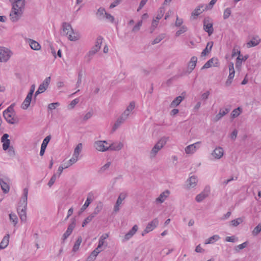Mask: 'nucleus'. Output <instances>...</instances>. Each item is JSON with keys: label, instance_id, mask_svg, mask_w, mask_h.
<instances>
[{"label": "nucleus", "instance_id": "obj_1", "mask_svg": "<svg viewBox=\"0 0 261 261\" xmlns=\"http://www.w3.org/2000/svg\"><path fill=\"white\" fill-rule=\"evenodd\" d=\"M24 1H14L12 3V10L10 14L13 21H17L22 13L24 8Z\"/></svg>", "mask_w": 261, "mask_h": 261}, {"label": "nucleus", "instance_id": "obj_2", "mask_svg": "<svg viewBox=\"0 0 261 261\" xmlns=\"http://www.w3.org/2000/svg\"><path fill=\"white\" fill-rule=\"evenodd\" d=\"M28 194V189L27 188L24 189L23 195L19 203H21V205H18L17 208V212L19 215L20 219L21 221L24 222L27 220L25 210L27 204Z\"/></svg>", "mask_w": 261, "mask_h": 261}, {"label": "nucleus", "instance_id": "obj_3", "mask_svg": "<svg viewBox=\"0 0 261 261\" xmlns=\"http://www.w3.org/2000/svg\"><path fill=\"white\" fill-rule=\"evenodd\" d=\"M3 116L7 122L15 124L18 122V119L14 109L13 105L10 106L3 112Z\"/></svg>", "mask_w": 261, "mask_h": 261}, {"label": "nucleus", "instance_id": "obj_4", "mask_svg": "<svg viewBox=\"0 0 261 261\" xmlns=\"http://www.w3.org/2000/svg\"><path fill=\"white\" fill-rule=\"evenodd\" d=\"M63 31L70 41H75L80 39L79 34L77 32H74L72 29L71 26L68 23H64L63 24Z\"/></svg>", "mask_w": 261, "mask_h": 261}, {"label": "nucleus", "instance_id": "obj_5", "mask_svg": "<svg viewBox=\"0 0 261 261\" xmlns=\"http://www.w3.org/2000/svg\"><path fill=\"white\" fill-rule=\"evenodd\" d=\"M12 55V53L9 49L4 47H0L1 62H6L8 61Z\"/></svg>", "mask_w": 261, "mask_h": 261}, {"label": "nucleus", "instance_id": "obj_6", "mask_svg": "<svg viewBox=\"0 0 261 261\" xmlns=\"http://www.w3.org/2000/svg\"><path fill=\"white\" fill-rule=\"evenodd\" d=\"M168 140V138H162L154 146L150 152L152 156H154L156 153L161 149L166 144Z\"/></svg>", "mask_w": 261, "mask_h": 261}, {"label": "nucleus", "instance_id": "obj_7", "mask_svg": "<svg viewBox=\"0 0 261 261\" xmlns=\"http://www.w3.org/2000/svg\"><path fill=\"white\" fill-rule=\"evenodd\" d=\"M94 146L99 151H105L109 149L110 144L106 141H97L94 143Z\"/></svg>", "mask_w": 261, "mask_h": 261}, {"label": "nucleus", "instance_id": "obj_8", "mask_svg": "<svg viewBox=\"0 0 261 261\" xmlns=\"http://www.w3.org/2000/svg\"><path fill=\"white\" fill-rule=\"evenodd\" d=\"M203 29L208 33L209 36H211L213 33L214 29L213 22L209 18H205L204 19Z\"/></svg>", "mask_w": 261, "mask_h": 261}, {"label": "nucleus", "instance_id": "obj_9", "mask_svg": "<svg viewBox=\"0 0 261 261\" xmlns=\"http://www.w3.org/2000/svg\"><path fill=\"white\" fill-rule=\"evenodd\" d=\"M135 104L134 102H131L129 106L127 107L126 110L124 111V113L123 114L121 118L119 119L117 122L116 124L118 125L120 123L122 122L121 120L123 119V121L129 115V114L131 113V112L134 110L135 108Z\"/></svg>", "mask_w": 261, "mask_h": 261}, {"label": "nucleus", "instance_id": "obj_10", "mask_svg": "<svg viewBox=\"0 0 261 261\" xmlns=\"http://www.w3.org/2000/svg\"><path fill=\"white\" fill-rule=\"evenodd\" d=\"M50 82V77H46L45 80L43 81V82L40 85L38 90L35 93V96L37 95L38 94L40 93H42L44 92L47 88L48 87L49 83Z\"/></svg>", "mask_w": 261, "mask_h": 261}, {"label": "nucleus", "instance_id": "obj_11", "mask_svg": "<svg viewBox=\"0 0 261 261\" xmlns=\"http://www.w3.org/2000/svg\"><path fill=\"white\" fill-rule=\"evenodd\" d=\"M237 53H238V56L236 60V67L238 70H240L242 62L245 61L248 59V56L246 55L244 56L241 55L240 51H237Z\"/></svg>", "mask_w": 261, "mask_h": 261}, {"label": "nucleus", "instance_id": "obj_12", "mask_svg": "<svg viewBox=\"0 0 261 261\" xmlns=\"http://www.w3.org/2000/svg\"><path fill=\"white\" fill-rule=\"evenodd\" d=\"M210 192V187H206L203 192H202L200 194H198L196 197V200L197 202H200L202 201L204 198H205L207 196H208Z\"/></svg>", "mask_w": 261, "mask_h": 261}, {"label": "nucleus", "instance_id": "obj_13", "mask_svg": "<svg viewBox=\"0 0 261 261\" xmlns=\"http://www.w3.org/2000/svg\"><path fill=\"white\" fill-rule=\"evenodd\" d=\"M200 143V142H196L193 144L190 145L185 148V152L187 154H192L194 153L197 148L199 147V144Z\"/></svg>", "mask_w": 261, "mask_h": 261}, {"label": "nucleus", "instance_id": "obj_14", "mask_svg": "<svg viewBox=\"0 0 261 261\" xmlns=\"http://www.w3.org/2000/svg\"><path fill=\"white\" fill-rule=\"evenodd\" d=\"M158 223L159 221L156 218L153 220L151 222L147 224L145 229V233H148L150 231L153 230L158 225Z\"/></svg>", "mask_w": 261, "mask_h": 261}, {"label": "nucleus", "instance_id": "obj_15", "mask_svg": "<svg viewBox=\"0 0 261 261\" xmlns=\"http://www.w3.org/2000/svg\"><path fill=\"white\" fill-rule=\"evenodd\" d=\"M219 64L218 59L217 58H212L209 60L202 67V69L208 68L212 66H217Z\"/></svg>", "mask_w": 261, "mask_h": 261}, {"label": "nucleus", "instance_id": "obj_16", "mask_svg": "<svg viewBox=\"0 0 261 261\" xmlns=\"http://www.w3.org/2000/svg\"><path fill=\"white\" fill-rule=\"evenodd\" d=\"M8 138L9 135L7 134H5L3 136L1 139V141L3 143V148L5 150H7L10 146V141Z\"/></svg>", "mask_w": 261, "mask_h": 261}, {"label": "nucleus", "instance_id": "obj_17", "mask_svg": "<svg viewBox=\"0 0 261 261\" xmlns=\"http://www.w3.org/2000/svg\"><path fill=\"white\" fill-rule=\"evenodd\" d=\"M50 140V137L49 136H47L43 140V142L41 146V149L40 152V154L41 156H42L45 152L47 145Z\"/></svg>", "mask_w": 261, "mask_h": 261}, {"label": "nucleus", "instance_id": "obj_18", "mask_svg": "<svg viewBox=\"0 0 261 261\" xmlns=\"http://www.w3.org/2000/svg\"><path fill=\"white\" fill-rule=\"evenodd\" d=\"M32 98V95H30V94H28L27 97H25L24 100L21 105V108L24 110L28 109L29 106L30 105Z\"/></svg>", "mask_w": 261, "mask_h": 261}, {"label": "nucleus", "instance_id": "obj_19", "mask_svg": "<svg viewBox=\"0 0 261 261\" xmlns=\"http://www.w3.org/2000/svg\"><path fill=\"white\" fill-rule=\"evenodd\" d=\"M260 41V40L258 37L256 36L255 37H253L250 41L247 42V47L248 48H250L255 46L259 44Z\"/></svg>", "mask_w": 261, "mask_h": 261}, {"label": "nucleus", "instance_id": "obj_20", "mask_svg": "<svg viewBox=\"0 0 261 261\" xmlns=\"http://www.w3.org/2000/svg\"><path fill=\"white\" fill-rule=\"evenodd\" d=\"M223 149L221 147L216 148L213 151V155L216 159H220L223 155Z\"/></svg>", "mask_w": 261, "mask_h": 261}, {"label": "nucleus", "instance_id": "obj_21", "mask_svg": "<svg viewBox=\"0 0 261 261\" xmlns=\"http://www.w3.org/2000/svg\"><path fill=\"white\" fill-rule=\"evenodd\" d=\"M9 234H6L3 239L2 241L0 243V249H4L6 248L9 243Z\"/></svg>", "mask_w": 261, "mask_h": 261}, {"label": "nucleus", "instance_id": "obj_22", "mask_svg": "<svg viewBox=\"0 0 261 261\" xmlns=\"http://www.w3.org/2000/svg\"><path fill=\"white\" fill-rule=\"evenodd\" d=\"M138 229V226L137 225H135L132 229L125 235V240H127L132 237V236L137 232Z\"/></svg>", "mask_w": 261, "mask_h": 261}, {"label": "nucleus", "instance_id": "obj_23", "mask_svg": "<svg viewBox=\"0 0 261 261\" xmlns=\"http://www.w3.org/2000/svg\"><path fill=\"white\" fill-rule=\"evenodd\" d=\"M92 197H93L92 193H89L88 194V197H87L85 203L84 204V205L82 206V207L81 208L82 211H84V210H85L87 208V207L89 205V204H90V203L92 201Z\"/></svg>", "mask_w": 261, "mask_h": 261}, {"label": "nucleus", "instance_id": "obj_24", "mask_svg": "<svg viewBox=\"0 0 261 261\" xmlns=\"http://www.w3.org/2000/svg\"><path fill=\"white\" fill-rule=\"evenodd\" d=\"M197 182V178L194 176H192L188 180L187 186L189 188H193L196 185Z\"/></svg>", "mask_w": 261, "mask_h": 261}, {"label": "nucleus", "instance_id": "obj_25", "mask_svg": "<svg viewBox=\"0 0 261 261\" xmlns=\"http://www.w3.org/2000/svg\"><path fill=\"white\" fill-rule=\"evenodd\" d=\"M29 44L32 49L36 50H39L41 48V45L37 41L30 39Z\"/></svg>", "mask_w": 261, "mask_h": 261}, {"label": "nucleus", "instance_id": "obj_26", "mask_svg": "<svg viewBox=\"0 0 261 261\" xmlns=\"http://www.w3.org/2000/svg\"><path fill=\"white\" fill-rule=\"evenodd\" d=\"M170 192L169 191L167 190L162 194H160V196L156 199V201L160 202H163L166 198L169 196Z\"/></svg>", "mask_w": 261, "mask_h": 261}, {"label": "nucleus", "instance_id": "obj_27", "mask_svg": "<svg viewBox=\"0 0 261 261\" xmlns=\"http://www.w3.org/2000/svg\"><path fill=\"white\" fill-rule=\"evenodd\" d=\"M213 45V42H208L207 43L206 47L201 53V56H205L206 55H207L210 53V51L211 50Z\"/></svg>", "mask_w": 261, "mask_h": 261}, {"label": "nucleus", "instance_id": "obj_28", "mask_svg": "<svg viewBox=\"0 0 261 261\" xmlns=\"http://www.w3.org/2000/svg\"><path fill=\"white\" fill-rule=\"evenodd\" d=\"M123 144L121 142H116L110 145V149L114 150H119L122 148Z\"/></svg>", "mask_w": 261, "mask_h": 261}, {"label": "nucleus", "instance_id": "obj_29", "mask_svg": "<svg viewBox=\"0 0 261 261\" xmlns=\"http://www.w3.org/2000/svg\"><path fill=\"white\" fill-rule=\"evenodd\" d=\"M102 250L98 247H96L91 253L88 258L90 260H94L95 259L96 257L97 256L99 253H100Z\"/></svg>", "mask_w": 261, "mask_h": 261}, {"label": "nucleus", "instance_id": "obj_30", "mask_svg": "<svg viewBox=\"0 0 261 261\" xmlns=\"http://www.w3.org/2000/svg\"><path fill=\"white\" fill-rule=\"evenodd\" d=\"M109 237V234L108 233H105L103 234L100 238L99 242H98V245L97 246V247L98 248L101 249V247L104 245L105 240Z\"/></svg>", "mask_w": 261, "mask_h": 261}, {"label": "nucleus", "instance_id": "obj_31", "mask_svg": "<svg viewBox=\"0 0 261 261\" xmlns=\"http://www.w3.org/2000/svg\"><path fill=\"white\" fill-rule=\"evenodd\" d=\"M73 228H74L73 225H70L68 226L67 230L63 235L62 238H63V241L65 240L70 235V234L71 233V232L73 229Z\"/></svg>", "mask_w": 261, "mask_h": 261}, {"label": "nucleus", "instance_id": "obj_32", "mask_svg": "<svg viewBox=\"0 0 261 261\" xmlns=\"http://www.w3.org/2000/svg\"><path fill=\"white\" fill-rule=\"evenodd\" d=\"M206 9L207 7L199 6L193 12L192 16H197Z\"/></svg>", "mask_w": 261, "mask_h": 261}, {"label": "nucleus", "instance_id": "obj_33", "mask_svg": "<svg viewBox=\"0 0 261 261\" xmlns=\"http://www.w3.org/2000/svg\"><path fill=\"white\" fill-rule=\"evenodd\" d=\"M102 40H103V38H101V37H98L97 38L96 41L95 42V46H94V53H95L98 50H99V49L100 48L101 45V44L102 43Z\"/></svg>", "mask_w": 261, "mask_h": 261}, {"label": "nucleus", "instance_id": "obj_34", "mask_svg": "<svg viewBox=\"0 0 261 261\" xmlns=\"http://www.w3.org/2000/svg\"><path fill=\"white\" fill-rule=\"evenodd\" d=\"M0 185L4 192L7 193L9 192L10 189L9 186L2 179H0Z\"/></svg>", "mask_w": 261, "mask_h": 261}, {"label": "nucleus", "instance_id": "obj_35", "mask_svg": "<svg viewBox=\"0 0 261 261\" xmlns=\"http://www.w3.org/2000/svg\"><path fill=\"white\" fill-rule=\"evenodd\" d=\"M184 99V97L182 96L177 97L171 103V107L173 108L177 106Z\"/></svg>", "mask_w": 261, "mask_h": 261}, {"label": "nucleus", "instance_id": "obj_36", "mask_svg": "<svg viewBox=\"0 0 261 261\" xmlns=\"http://www.w3.org/2000/svg\"><path fill=\"white\" fill-rule=\"evenodd\" d=\"M9 219L14 226H15L18 223V219L17 216L15 214H10Z\"/></svg>", "mask_w": 261, "mask_h": 261}, {"label": "nucleus", "instance_id": "obj_37", "mask_svg": "<svg viewBox=\"0 0 261 261\" xmlns=\"http://www.w3.org/2000/svg\"><path fill=\"white\" fill-rule=\"evenodd\" d=\"M220 239L218 235H214L208 239L205 242V244H213Z\"/></svg>", "mask_w": 261, "mask_h": 261}, {"label": "nucleus", "instance_id": "obj_38", "mask_svg": "<svg viewBox=\"0 0 261 261\" xmlns=\"http://www.w3.org/2000/svg\"><path fill=\"white\" fill-rule=\"evenodd\" d=\"M78 156L73 155L72 158L68 161V165H64V168H68L75 163L78 160Z\"/></svg>", "mask_w": 261, "mask_h": 261}, {"label": "nucleus", "instance_id": "obj_39", "mask_svg": "<svg viewBox=\"0 0 261 261\" xmlns=\"http://www.w3.org/2000/svg\"><path fill=\"white\" fill-rule=\"evenodd\" d=\"M197 61V57L194 56L191 58V60L189 64V66L192 70H193L195 67V66L196 65Z\"/></svg>", "mask_w": 261, "mask_h": 261}, {"label": "nucleus", "instance_id": "obj_40", "mask_svg": "<svg viewBox=\"0 0 261 261\" xmlns=\"http://www.w3.org/2000/svg\"><path fill=\"white\" fill-rule=\"evenodd\" d=\"M82 242V238L81 237L78 238V239L76 241V242L73 246V251L74 252H76V251H77L79 250V249L80 248V246Z\"/></svg>", "mask_w": 261, "mask_h": 261}, {"label": "nucleus", "instance_id": "obj_41", "mask_svg": "<svg viewBox=\"0 0 261 261\" xmlns=\"http://www.w3.org/2000/svg\"><path fill=\"white\" fill-rule=\"evenodd\" d=\"M105 13H107V12L105 11V10L103 8H99L97 12V16L100 19H104Z\"/></svg>", "mask_w": 261, "mask_h": 261}, {"label": "nucleus", "instance_id": "obj_42", "mask_svg": "<svg viewBox=\"0 0 261 261\" xmlns=\"http://www.w3.org/2000/svg\"><path fill=\"white\" fill-rule=\"evenodd\" d=\"M82 147L83 145L82 143L78 144L76 146L75 148L74 149L73 155L79 157L80 153L82 150Z\"/></svg>", "mask_w": 261, "mask_h": 261}, {"label": "nucleus", "instance_id": "obj_43", "mask_svg": "<svg viewBox=\"0 0 261 261\" xmlns=\"http://www.w3.org/2000/svg\"><path fill=\"white\" fill-rule=\"evenodd\" d=\"M234 73H235V72H232V71L229 72L228 79L227 80V81L226 82V85L227 86H229V85L231 84L232 79H233V77L234 76Z\"/></svg>", "mask_w": 261, "mask_h": 261}, {"label": "nucleus", "instance_id": "obj_44", "mask_svg": "<svg viewBox=\"0 0 261 261\" xmlns=\"http://www.w3.org/2000/svg\"><path fill=\"white\" fill-rule=\"evenodd\" d=\"M260 231H261V224H259L252 230V233L253 236H256Z\"/></svg>", "mask_w": 261, "mask_h": 261}, {"label": "nucleus", "instance_id": "obj_45", "mask_svg": "<svg viewBox=\"0 0 261 261\" xmlns=\"http://www.w3.org/2000/svg\"><path fill=\"white\" fill-rule=\"evenodd\" d=\"M241 113V110L240 108L234 109L231 113V116L232 118H235L238 116Z\"/></svg>", "mask_w": 261, "mask_h": 261}, {"label": "nucleus", "instance_id": "obj_46", "mask_svg": "<svg viewBox=\"0 0 261 261\" xmlns=\"http://www.w3.org/2000/svg\"><path fill=\"white\" fill-rule=\"evenodd\" d=\"M243 222V219L241 218H237L231 221V224L234 226H237Z\"/></svg>", "mask_w": 261, "mask_h": 261}, {"label": "nucleus", "instance_id": "obj_47", "mask_svg": "<svg viewBox=\"0 0 261 261\" xmlns=\"http://www.w3.org/2000/svg\"><path fill=\"white\" fill-rule=\"evenodd\" d=\"M104 19H107L110 22L113 23L114 21V17L111 14L108 13H105Z\"/></svg>", "mask_w": 261, "mask_h": 261}, {"label": "nucleus", "instance_id": "obj_48", "mask_svg": "<svg viewBox=\"0 0 261 261\" xmlns=\"http://www.w3.org/2000/svg\"><path fill=\"white\" fill-rule=\"evenodd\" d=\"M122 201H123V200H121L120 198H118L116 203V205L114 207V211L115 212H117L119 211V206L122 203Z\"/></svg>", "mask_w": 261, "mask_h": 261}, {"label": "nucleus", "instance_id": "obj_49", "mask_svg": "<svg viewBox=\"0 0 261 261\" xmlns=\"http://www.w3.org/2000/svg\"><path fill=\"white\" fill-rule=\"evenodd\" d=\"M187 28L186 27H182L178 31H177L176 33V36H179L181 34L185 33L187 31Z\"/></svg>", "mask_w": 261, "mask_h": 261}, {"label": "nucleus", "instance_id": "obj_50", "mask_svg": "<svg viewBox=\"0 0 261 261\" xmlns=\"http://www.w3.org/2000/svg\"><path fill=\"white\" fill-rule=\"evenodd\" d=\"M57 179V176L56 174H54L52 177L51 178H50V179L49 180L48 183V185L49 187H51L55 182L56 180Z\"/></svg>", "mask_w": 261, "mask_h": 261}, {"label": "nucleus", "instance_id": "obj_51", "mask_svg": "<svg viewBox=\"0 0 261 261\" xmlns=\"http://www.w3.org/2000/svg\"><path fill=\"white\" fill-rule=\"evenodd\" d=\"M228 112V111L227 109H226L225 110H223V111L221 110L220 111L219 114L217 116V119H220L222 116H223L226 114H227Z\"/></svg>", "mask_w": 261, "mask_h": 261}, {"label": "nucleus", "instance_id": "obj_52", "mask_svg": "<svg viewBox=\"0 0 261 261\" xmlns=\"http://www.w3.org/2000/svg\"><path fill=\"white\" fill-rule=\"evenodd\" d=\"M93 218V216H90L88 217L87 218H86L85 219L84 221L83 222V227L85 226L87 224H88L90 221H91Z\"/></svg>", "mask_w": 261, "mask_h": 261}, {"label": "nucleus", "instance_id": "obj_53", "mask_svg": "<svg viewBox=\"0 0 261 261\" xmlns=\"http://www.w3.org/2000/svg\"><path fill=\"white\" fill-rule=\"evenodd\" d=\"M231 14V11L229 9H226L223 14V17L224 19L228 18Z\"/></svg>", "mask_w": 261, "mask_h": 261}, {"label": "nucleus", "instance_id": "obj_54", "mask_svg": "<svg viewBox=\"0 0 261 261\" xmlns=\"http://www.w3.org/2000/svg\"><path fill=\"white\" fill-rule=\"evenodd\" d=\"M59 102H55V103H51L48 105V108L50 110H54L55 109L56 107L59 106Z\"/></svg>", "mask_w": 261, "mask_h": 261}, {"label": "nucleus", "instance_id": "obj_55", "mask_svg": "<svg viewBox=\"0 0 261 261\" xmlns=\"http://www.w3.org/2000/svg\"><path fill=\"white\" fill-rule=\"evenodd\" d=\"M142 21L138 22V23L133 29V31L134 32L138 31L142 25Z\"/></svg>", "mask_w": 261, "mask_h": 261}, {"label": "nucleus", "instance_id": "obj_56", "mask_svg": "<svg viewBox=\"0 0 261 261\" xmlns=\"http://www.w3.org/2000/svg\"><path fill=\"white\" fill-rule=\"evenodd\" d=\"M235 238L234 237H227L225 238V241L228 242H235Z\"/></svg>", "mask_w": 261, "mask_h": 261}, {"label": "nucleus", "instance_id": "obj_57", "mask_svg": "<svg viewBox=\"0 0 261 261\" xmlns=\"http://www.w3.org/2000/svg\"><path fill=\"white\" fill-rule=\"evenodd\" d=\"M163 38V37L162 36H159L158 37L156 38L153 41V44H156L160 42Z\"/></svg>", "mask_w": 261, "mask_h": 261}, {"label": "nucleus", "instance_id": "obj_58", "mask_svg": "<svg viewBox=\"0 0 261 261\" xmlns=\"http://www.w3.org/2000/svg\"><path fill=\"white\" fill-rule=\"evenodd\" d=\"M228 68H229V72H231V71L235 72L234 69V65L232 62L229 63V64L228 65Z\"/></svg>", "mask_w": 261, "mask_h": 261}, {"label": "nucleus", "instance_id": "obj_59", "mask_svg": "<svg viewBox=\"0 0 261 261\" xmlns=\"http://www.w3.org/2000/svg\"><path fill=\"white\" fill-rule=\"evenodd\" d=\"M79 99H77V98H76V99H75L73 100L71 102V103H70V106L71 108H73V107H74V106L75 105H76V104L79 102Z\"/></svg>", "mask_w": 261, "mask_h": 261}, {"label": "nucleus", "instance_id": "obj_60", "mask_svg": "<svg viewBox=\"0 0 261 261\" xmlns=\"http://www.w3.org/2000/svg\"><path fill=\"white\" fill-rule=\"evenodd\" d=\"M247 243L246 242L241 244L237 246V248H238L239 249L241 250V249H242L245 248L247 246Z\"/></svg>", "mask_w": 261, "mask_h": 261}, {"label": "nucleus", "instance_id": "obj_61", "mask_svg": "<svg viewBox=\"0 0 261 261\" xmlns=\"http://www.w3.org/2000/svg\"><path fill=\"white\" fill-rule=\"evenodd\" d=\"M182 22H183V21H182V19H179V18L177 17L176 20L175 22V25L176 26L180 25L182 23Z\"/></svg>", "mask_w": 261, "mask_h": 261}, {"label": "nucleus", "instance_id": "obj_62", "mask_svg": "<svg viewBox=\"0 0 261 261\" xmlns=\"http://www.w3.org/2000/svg\"><path fill=\"white\" fill-rule=\"evenodd\" d=\"M66 168H64V165H63V166H61L59 167L58 170V173L59 174V176H60L62 174L63 169H66Z\"/></svg>", "mask_w": 261, "mask_h": 261}, {"label": "nucleus", "instance_id": "obj_63", "mask_svg": "<svg viewBox=\"0 0 261 261\" xmlns=\"http://www.w3.org/2000/svg\"><path fill=\"white\" fill-rule=\"evenodd\" d=\"M35 89V86L34 85H32L30 92H29L28 94H30V95H32L34 92Z\"/></svg>", "mask_w": 261, "mask_h": 261}, {"label": "nucleus", "instance_id": "obj_64", "mask_svg": "<svg viewBox=\"0 0 261 261\" xmlns=\"http://www.w3.org/2000/svg\"><path fill=\"white\" fill-rule=\"evenodd\" d=\"M92 114L91 112H88L84 116V119L85 120H87L89 119L92 116Z\"/></svg>", "mask_w": 261, "mask_h": 261}]
</instances>
